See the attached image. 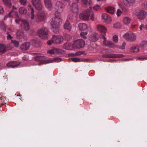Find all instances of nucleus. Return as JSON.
Here are the masks:
<instances>
[{
  "label": "nucleus",
  "instance_id": "obj_1",
  "mask_svg": "<svg viewBox=\"0 0 147 147\" xmlns=\"http://www.w3.org/2000/svg\"><path fill=\"white\" fill-rule=\"evenodd\" d=\"M55 18L52 20L51 25L52 26L53 31L55 33H57L60 30L59 26L62 24V21L60 13H55Z\"/></svg>",
  "mask_w": 147,
  "mask_h": 147
},
{
  "label": "nucleus",
  "instance_id": "obj_2",
  "mask_svg": "<svg viewBox=\"0 0 147 147\" xmlns=\"http://www.w3.org/2000/svg\"><path fill=\"white\" fill-rule=\"evenodd\" d=\"M94 14L91 9H88L83 11L79 15V18L80 19L85 21L89 20V17L90 16V19L92 20H94Z\"/></svg>",
  "mask_w": 147,
  "mask_h": 147
},
{
  "label": "nucleus",
  "instance_id": "obj_3",
  "mask_svg": "<svg viewBox=\"0 0 147 147\" xmlns=\"http://www.w3.org/2000/svg\"><path fill=\"white\" fill-rule=\"evenodd\" d=\"M48 32V30L47 28H43L38 30L37 33L41 38L46 39H47Z\"/></svg>",
  "mask_w": 147,
  "mask_h": 147
},
{
  "label": "nucleus",
  "instance_id": "obj_4",
  "mask_svg": "<svg viewBox=\"0 0 147 147\" xmlns=\"http://www.w3.org/2000/svg\"><path fill=\"white\" fill-rule=\"evenodd\" d=\"M64 8V5L60 1L57 2L54 6V9L57 13H60L63 11Z\"/></svg>",
  "mask_w": 147,
  "mask_h": 147
},
{
  "label": "nucleus",
  "instance_id": "obj_5",
  "mask_svg": "<svg viewBox=\"0 0 147 147\" xmlns=\"http://www.w3.org/2000/svg\"><path fill=\"white\" fill-rule=\"evenodd\" d=\"M85 45V41L82 39H79L75 41L73 46L75 48L80 49L83 47Z\"/></svg>",
  "mask_w": 147,
  "mask_h": 147
},
{
  "label": "nucleus",
  "instance_id": "obj_6",
  "mask_svg": "<svg viewBox=\"0 0 147 147\" xmlns=\"http://www.w3.org/2000/svg\"><path fill=\"white\" fill-rule=\"evenodd\" d=\"M123 37L127 40L133 42L136 40V36L135 34L131 32H127L123 36Z\"/></svg>",
  "mask_w": 147,
  "mask_h": 147
},
{
  "label": "nucleus",
  "instance_id": "obj_7",
  "mask_svg": "<svg viewBox=\"0 0 147 147\" xmlns=\"http://www.w3.org/2000/svg\"><path fill=\"white\" fill-rule=\"evenodd\" d=\"M34 59L37 61H40L42 63L44 64L50 63L53 62V61L51 59H49L45 60L44 56L38 55L34 57Z\"/></svg>",
  "mask_w": 147,
  "mask_h": 147
},
{
  "label": "nucleus",
  "instance_id": "obj_8",
  "mask_svg": "<svg viewBox=\"0 0 147 147\" xmlns=\"http://www.w3.org/2000/svg\"><path fill=\"white\" fill-rule=\"evenodd\" d=\"M135 14L137 18L140 20H144L147 16V12L143 10H140Z\"/></svg>",
  "mask_w": 147,
  "mask_h": 147
},
{
  "label": "nucleus",
  "instance_id": "obj_9",
  "mask_svg": "<svg viewBox=\"0 0 147 147\" xmlns=\"http://www.w3.org/2000/svg\"><path fill=\"white\" fill-rule=\"evenodd\" d=\"M53 40L54 43L56 44H59L62 43L63 40V38L61 36L53 35Z\"/></svg>",
  "mask_w": 147,
  "mask_h": 147
},
{
  "label": "nucleus",
  "instance_id": "obj_10",
  "mask_svg": "<svg viewBox=\"0 0 147 147\" xmlns=\"http://www.w3.org/2000/svg\"><path fill=\"white\" fill-rule=\"evenodd\" d=\"M32 3L35 7L38 10H40L42 8V5L40 0H32Z\"/></svg>",
  "mask_w": 147,
  "mask_h": 147
},
{
  "label": "nucleus",
  "instance_id": "obj_11",
  "mask_svg": "<svg viewBox=\"0 0 147 147\" xmlns=\"http://www.w3.org/2000/svg\"><path fill=\"white\" fill-rule=\"evenodd\" d=\"M70 10L74 13H78L79 12V7L78 4L76 3H73L71 4L70 7Z\"/></svg>",
  "mask_w": 147,
  "mask_h": 147
},
{
  "label": "nucleus",
  "instance_id": "obj_12",
  "mask_svg": "<svg viewBox=\"0 0 147 147\" xmlns=\"http://www.w3.org/2000/svg\"><path fill=\"white\" fill-rule=\"evenodd\" d=\"M103 37L104 39L103 41V44L106 46L109 47L111 48H115L117 47L113 42L111 41L107 40L105 35L103 36Z\"/></svg>",
  "mask_w": 147,
  "mask_h": 147
},
{
  "label": "nucleus",
  "instance_id": "obj_13",
  "mask_svg": "<svg viewBox=\"0 0 147 147\" xmlns=\"http://www.w3.org/2000/svg\"><path fill=\"white\" fill-rule=\"evenodd\" d=\"M96 28L98 31L104 34L103 35H106V33L107 30L105 27L101 24H99L96 26Z\"/></svg>",
  "mask_w": 147,
  "mask_h": 147
},
{
  "label": "nucleus",
  "instance_id": "obj_14",
  "mask_svg": "<svg viewBox=\"0 0 147 147\" xmlns=\"http://www.w3.org/2000/svg\"><path fill=\"white\" fill-rule=\"evenodd\" d=\"M20 63L19 61H11L7 64V66L8 67L13 68L19 65Z\"/></svg>",
  "mask_w": 147,
  "mask_h": 147
},
{
  "label": "nucleus",
  "instance_id": "obj_15",
  "mask_svg": "<svg viewBox=\"0 0 147 147\" xmlns=\"http://www.w3.org/2000/svg\"><path fill=\"white\" fill-rule=\"evenodd\" d=\"M20 26L21 28L26 30H28L30 28L28 23L25 20H22V23H21Z\"/></svg>",
  "mask_w": 147,
  "mask_h": 147
},
{
  "label": "nucleus",
  "instance_id": "obj_16",
  "mask_svg": "<svg viewBox=\"0 0 147 147\" xmlns=\"http://www.w3.org/2000/svg\"><path fill=\"white\" fill-rule=\"evenodd\" d=\"M124 55L121 54H109L107 55H104L102 57L105 58H118L122 57Z\"/></svg>",
  "mask_w": 147,
  "mask_h": 147
},
{
  "label": "nucleus",
  "instance_id": "obj_17",
  "mask_svg": "<svg viewBox=\"0 0 147 147\" xmlns=\"http://www.w3.org/2000/svg\"><path fill=\"white\" fill-rule=\"evenodd\" d=\"M30 44L29 42H26L20 46L21 49L23 51L28 50L30 47Z\"/></svg>",
  "mask_w": 147,
  "mask_h": 147
},
{
  "label": "nucleus",
  "instance_id": "obj_18",
  "mask_svg": "<svg viewBox=\"0 0 147 147\" xmlns=\"http://www.w3.org/2000/svg\"><path fill=\"white\" fill-rule=\"evenodd\" d=\"M99 36L98 34L96 33H92L90 36V40L92 41H96L98 38Z\"/></svg>",
  "mask_w": 147,
  "mask_h": 147
},
{
  "label": "nucleus",
  "instance_id": "obj_19",
  "mask_svg": "<svg viewBox=\"0 0 147 147\" xmlns=\"http://www.w3.org/2000/svg\"><path fill=\"white\" fill-rule=\"evenodd\" d=\"M45 5L46 7L50 10H51L53 8V4L50 0H45Z\"/></svg>",
  "mask_w": 147,
  "mask_h": 147
},
{
  "label": "nucleus",
  "instance_id": "obj_20",
  "mask_svg": "<svg viewBox=\"0 0 147 147\" xmlns=\"http://www.w3.org/2000/svg\"><path fill=\"white\" fill-rule=\"evenodd\" d=\"M129 51L131 52H138L139 51V47L137 45L132 46L130 49Z\"/></svg>",
  "mask_w": 147,
  "mask_h": 147
},
{
  "label": "nucleus",
  "instance_id": "obj_21",
  "mask_svg": "<svg viewBox=\"0 0 147 147\" xmlns=\"http://www.w3.org/2000/svg\"><path fill=\"white\" fill-rule=\"evenodd\" d=\"M135 1L136 0H124V3L126 6L130 7L134 3Z\"/></svg>",
  "mask_w": 147,
  "mask_h": 147
},
{
  "label": "nucleus",
  "instance_id": "obj_22",
  "mask_svg": "<svg viewBox=\"0 0 147 147\" xmlns=\"http://www.w3.org/2000/svg\"><path fill=\"white\" fill-rule=\"evenodd\" d=\"M45 13L43 12H40L38 15V19L40 22L45 20Z\"/></svg>",
  "mask_w": 147,
  "mask_h": 147
},
{
  "label": "nucleus",
  "instance_id": "obj_23",
  "mask_svg": "<svg viewBox=\"0 0 147 147\" xmlns=\"http://www.w3.org/2000/svg\"><path fill=\"white\" fill-rule=\"evenodd\" d=\"M78 27L79 29L81 31H84L87 29V26L86 25L83 23H80L78 25Z\"/></svg>",
  "mask_w": 147,
  "mask_h": 147
},
{
  "label": "nucleus",
  "instance_id": "obj_24",
  "mask_svg": "<svg viewBox=\"0 0 147 147\" xmlns=\"http://www.w3.org/2000/svg\"><path fill=\"white\" fill-rule=\"evenodd\" d=\"M105 9L110 14H113L115 11V8L112 7H107L105 8Z\"/></svg>",
  "mask_w": 147,
  "mask_h": 147
},
{
  "label": "nucleus",
  "instance_id": "obj_25",
  "mask_svg": "<svg viewBox=\"0 0 147 147\" xmlns=\"http://www.w3.org/2000/svg\"><path fill=\"white\" fill-rule=\"evenodd\" d=\"M6 51L5 46L3 44H0V55H2Z\"/></svg>",
  "mask_w": 147,
  "mask_h": 147
},
{
  "label": "nucleus",
  "instance_id": "obj_26",
  "mask_svg": "<svg viewBox=\"0 0 147 147\" xmlns=\"http://www.w3.org/2000/svg\"><path fill=\"white\" fill-rule=\"evenodd\" d=\"M131 21V18L128 17H124L123 20V22L125 25L129 24Z\"/></svg>",
  "mask_w": 147,
  "mask_h": 147
},
{
  "label": "nucleus",
  "instance_id": "obj_27",
  "mask_svg": "<svg viewBox=\"0 0 147 147\" xmlns=\"http://www.w3.org/2000/svg\"><path fill=\"white\" fill-rule=\"evenodd\" d=\"M64 28L66 29L70 30L71 29V25L70 24L68 20H67L66 23H65L64 25Z\"/></svg>",
  "mask_w": 147,
  "mask_h": 147
},
{
  "label": "nucleus",
  "instance_id": "obj_28",
  "mask_svg": "<svg viewBox=\"0 0 147 147\" xmlns=\"http://www.w3.org/2000/svg\"><path fill=\"white\" fill-rule=\"evenodd\" d=\"M41 42L37 40H33L32 41V44L36 47H38L40 46Z\"/></svg>",
  "mask_w": 147,
  "mask_h": 147
},
{
  "label": "nucleus",
  "instance_id": "obj_29",
  "mask_svg": "<svg viewBox=\"0 0 147 147\" xmlns=\"http://www.w3.org/2000/svg\"><path fill=\"white\" fill-rule=\"evenodd\" d=\"M0 29L2 30L5 31L6 30V27L3 21H0Z\"/></svg>",
  "mask_w": 147,
  "mask_h": 147
},
{
  "label": "nucleus",
  "instance_id": "obj_30",
  "mask_svg": "<svg viewBox=\"0 0 147 147\" xmlns=\"http://www.w3.org/2000/svg\"><path fill=\"white\" fill-rule=\"evenodd\" d=\"M28 6L29 8V9L31 11V15L32 16L31 17V18L32 19H33L34 18V11L30 5H28Z\"/></svg>",
  "mask_w": 147,
  "mask_h": 147
},
{
  "label": "nucleus",
  "instance_id": "obj_31",
  "mask_svg": "<svg viewBox=\"0 0 147 147\" xmlns=\"http://www.w3.org/2000/svg\"><path fill=\"white\" fill-rule=\"evenodd\" d=\"M71 45L70 43H66L63 45V48L64 49L68 50L70 49Z\"/></svg>",
  "mask_w": 147,
  "mask_h": 147
},
{
  "label": "nucleus",
  "instance_id": "obj_32",
  "mask_svg": "<svg viewBox=\"0 0 147 147\" xmlns=\"http://www.w3.org/2000/svg\"><path fill=\"white\" fill-rule=\"evenodd\" d=\"M27 12V10L24 7H21L19 9V12L22 14H25Z\"/></svg>",
  "mask_w": 147,
  "mask_h": 147
},
{
  "label": "nucleus",
  "instance_id": "obj_33",
  "mask_svg": "<svg viewBox=\"0 0 147 147\" xmlns=\"http://www.w3.org/2000/svg\"><path fill=\"white\" fill-rule=\"evenodd\" d=\"M3 1L5 5L9 7H11V3L10 0H3Z\"/></svg>",
  "mask_w": 147,
  "mask_h": 147
},
{
  "label": "nucleus",
  "instance_id": "obj_34",
  "mask_svg": "<svg viewBox=\"0 0 147 147\" xmlns=\"http://www.w3.org/2000/svg\"><path fill=\"white\" fill-rule=\"evenodd\" d=\"M23 35V32L21 30H18L16 33L17 38H20Z\"/></svg>",
  "mask_w": 147,
  "mask_h": 147
},
{
  "label": "nucleus",
  "instance_id": "obj_35",
  "mask_svg": "<svg viewBox=\"0 0 147 147\" xmlns=\"http://www.w3.org/2000/svg\"><path fill=\"white\" fill-rule=\"evenodd\" d=\"M55 53L63 54L65 53V51L59 49L55 48Z\"/></svg>",
  "mask_w": 147,
  "mask_h": 147
},
{
  "label": "nucleus",
  "instance_id": "obj_36",
  "mask_svg": "<svg viewBox=\"0 0 147 147\" xmlns=\"http://www.w3.org/2000/svg\"><path fill=\"white\" fill-rule=\"evenodd\" d=\"M11 43H12L15 46L18 47L19 46V43L18 42L15 40H12L11 41Z\"/></svg>",
  "mask_w": 147,
  "mask_h": 147
},
{
  "label": "nucleus",
  "instance_id": "obj_37",
  "mask_svg": "<svg viewBox=\"0 0 147 147\" xmlns=\"http://www.w3.org/2000/svg\"><path fill=\"white\" fill-rule=\"evenodd\" d=\"M113 27L116 28H121V25L119 23H116L113 25Z\"/></svg>",
  "mask_w": 147,
  "mask_h": 147
},
{
  "label": "nucleus",
  "instance_id": "obj_38",
  "mask_svg": "<svg viewBox=\"0 0 147 147\" xmlns=\"http://www.w3.org/2000/svg\"><path fill=\"white\" fill-rule=\"evenodd\" d=\"M93 9L96 11L99 10L101 9V6L100 5H96L93 7Z\"/></svg>",
  "mask_w": 147,
  "mask_h": 147
},
{
  "label": "nucleus",
  "instance_id": "obj_39",
  "mask_svg": "<svg viewBox=\"0 0 147 147\" xmlns=\"http://www.w3.org/2000/svg\"><path fill=\"white\" fill-rule=\"evenodd\" d=\"M47 53L51 54H53L55 53V48L48 51Z\"/></svg>",
  "mask_w": 147,
  "mask_h": 147
},
{
  "label": "nucleus",
  "instance_id": "obj_40",
  "mask_svg": "<svg viewBox=\"0 0 147 147\" xmlns=\"http://www.w3.org/2000/svg\"><path fill=\"white\" fill-rule=\"evenodd\" d=\"M53 61V62L54 61L59 62L62 61V59L61 58L57 57L54 58L53 59H52Z\"/></svg>",
  "mask_w": 147,
  "mask_h": 147
},
{
  "label": "nucleus",
  "instance_id": "obj_41",
  "mask_svg": "<svg viewBox=\"0 0 147 147\" xmlns=\"http://www.w3.org/2000/svg\"><path fill=\"white\" fill-rule=\"evenodd\" d=\"M87 34V32H82L80 33L81 36L84 39H86L87 38V37L86 35Z\"/></svg>",
  "mask_w": 147,
  "mask_h": 147
},
{
  "label": "nucleus",
  "instance_id": "obj_42",
  "mask_svg": "<svg viewBox=\"0 0 147 147\" xmlns=\"http://www.w3.org/2000/svg\"><path fill=\"white\" fill-rule=\"evenodd\" d=\"M118 36H117L115 35L113 36V40L115 42H117L118 41Z\"/></svg>",
  "mask_w": 147,
  "mask_h": 147
},
{
  "label": "nucleus",
  "instance_id": "obj_43",
  "mask_svg": "<svg viewBox=\"0 0 147 147\" xmlns=\"http://www.w3.org/2000/svg\"><path fill=\"white\" fill-rule=\"evenodd\" d=\"M140 45L143 47L146 46L147 45V41L145 40L142 41L140 43Z\"/></svg>",
  "mask_w": 147,
  "mask_h": 147
},
{
  "label": "nucleus",
  "instance_id": "obj_44",
  "mask_svg": "<svg viewBox=\"0 0 147 147\" xmlns=\"http://www.w3.org/2000/svg\"><path fill=\"white\" fill-rule=\"evenodd\" d=\"M126 45V43L125 42H123L122 44V46H116L117 47L116 48H118L121 49H124Z\"/></svg>",
  "mask_w": 147,
  "mask_h": 147
},
{
  "label": "nucleus",
  "instance_id": "obj_45",
  "mask_svg": "<svg viewBox=\"0 0 147 147\" xmlns=\"http://www.w3.org/2000/svg\"><path fill=\"white\" fill-rule=\"evenodd\" d=\"M109 16L107 14L104 13L102 14V18L104 19L105 20L106 19H107V18L109 17Z\"/></svg>",
  "mask_w": 147,
  "mask_h": 147
},
{
  "label": "nucleus",
  "instance_id": "obj_46",
  "mask_svg": "<svg viewBox=\"0 0 147 147\" xmlns=\"http://www.w3.org/2000/svg\"><path fill=\"white\" fill-rule=\"evenodd\" d=\"M13 13V10L11 11L9 13V14L5 16L4 18L6 20V19H7V18L11 17V13Z\"/></svg>",
  "mask_w": 147,
  "mask_h": 147
},
{
  "label": "nucleus",
  "instance_id": "obj_47",
  "mask_svg": "<svg viewBox=\"0 0 147 147\" xmlns=\"http://www.w3.org/2000/svg\"><path fill=\"white\" fill-rule=\"evenodd\" d=\"M71 59L74 62H78L80 61L79 59L76 58H72Z\"/></svg>",
  "mask_w": 147,
  "mask_h": 147
},
{
  "label": "nucleus",
  "instance_id": "obj_48",
  "mask_svg": "<svg viewBox=\"0 0 147 147\" xmlns=\"http://www.w3.org/2000/svg\"><path fill=\"white\" fill-rule=\"evenodd\" d=\"M53 40V37H52L51 40H49L47 41V44L49 45H51L52 43H54Z\"/></svg>",
  "mask_w": 147,
  "mask_h": 147
},
{
  "label": "nucleus",
  "instance_id": "obj_49",
  "mask_svg": "<svg viewBox=\"0 0 147 147\" xmlns=\"http://www.w3.org/2000/svg\"><path fill=\"white\" fill-rule=\"evenodd\" d=\"M24 20L21 19H16L15 20V22L17 24H19L20 22H21V23H22V20Z\"/></svg>",
  "mask_w": 147,
  "mask_h": 147
},
{
  "label": "nucleus",
  "instance_id": "obj_50",
  "mask_svg": "<svg viewBox=\"0 0 147 147\" xmlns=\"http://www.w3.org/2000/svg\"><path fill=\"white\" fill-rule=\"evenodd\" d=\"M106 22L107 23H109L111 21V18L109 16V17L107 18V19L105 20Z\"/></svg>",
  "mask_w": 147,
  "mask_h": 147
},
{
  "label": "nucleus",
  "instance_id": "obj_51",
  "mask_svg": "<svg viewBox=\"0 0 147 147\" xmlns=\"http://www.w3.org/2000/svg\"><path fill=\"white\" fill-rule=\"evenodd\" d=\"M122 12L121 10L119 9L117 10V15L118 16H119L121 13Z\"/></svg>",
  "mask_w": 147,
  "mask_h": 147
},
{
  "label": "nucleus",
  "instance_id": "obj_52",
  "mask_svg": "<svg viewBox=\"0 0 147 147\" xmlns=\"http://www.w3.org/2000/svg\"><path fill=\"white\" fill-rule=\"evenodd\" d=\"M20 1L22 5H24L26 4V0H20Z\"/></svg>",
  "mask_w": 147,
  "mask_h": 147
},
{
  "label": "nucleus",
  "instance_id": "obj_53",
  "mask_svg": "<svg viewBox=\"0 0 147 147\" xmlns=\"http://www.w3.org/2000/svg\"><path fill=\"white\" fill-rule=\"evenodd\" d=\"M143 6L145 9H147V2L145 1L143 3Z\"/></svg>",
  "mask_w": 147,
  "mask_h": 147
},
{
  "label": "nucleus",
  "instance_id": "obj_54",
  "mask_svg": "<svg viewBox=\"0 0 147 147\" xmlns=\"http://www.w3.org/2000/svg\"><path fill=\"white\" fill-rule=\"evenodd\" d=\"M7 38L8 39L10 40L12 39L13 38V37L12 36L10 35L9 34L8 32H7Z\"/></svg>",
  "mask_w": 147,
  "mask_h": 147
},
{
  "label": "nucleus",
  "instance_id": "obj_55",
  "mask_svg": "<svg viewBox=\"0 0 147 147\" xmlns=\"http://www.w3.org/2000/svg\"><path fill=\"white\" fill-rule=\"evenodd\" d=\"M4 11V9L2 7L0 6V14L3 13Z\"/></svg>",
  "mask_w": 147,
  "mask_h": 147
},
{
  "label": "nucleus",
  "instance_id": "obj_56",
  "mask_svg": "<svg viewBox=\"0 0 147 147\" xmlns=\"http://www.w3.org/2000/svg\"><path fill=\"white\" fill-rule=\"evenodd\" d=\"M82 3L85 5H89V3H88L87 2V0H82Z\"/></svg>",
  "mask_w": 147,
  "mask_h": 147
},
{
  "label": "nucleus",
  "instance_id": "obj_57",
  "mask_svg": "<svg viewBox=\"0 0 147 147\" xmlns=\"http://www.w3.org/2000/svg\"><path fill=\"white\" fill-rule=\"evenodd\" d=\"M144 28V26L143 24H142L140 25L139 27L140 31L142 30Z\"/></svg>",
  "mask_w": 147,
  "mask_h": 147
},
{
  "label": "nucleus",
  "instance_id": "obj_58",
  "mask_svg": "<svg viewBox=\"0 0 147 147\" xmlns=\"http://www.w3.org/2000/svg\"><path fill=\"white\" fill-rule=\"evenodd\" d=\"M74 16L73 15L70 14V15H68V18L70 19V20H72Z\"/></svg>",
  "mask_w": 147,
  "mask_h": 147
},
{
  "label": "nucleus",
  "instance_id": "obj_59",
  "mask_svg": "<svg viewBox=\"0 0 147 147\" xmlns=\"http://www.w3.org/2000/svg\"><path fill=\"white\" fill-rule=\"evenodd\" d=\"M82 53L80 52H77L76 53L75 55L77 56H79L82 54Z\"/></svg>",
  "mask_w": 147,
  "mask_h": 147
},
{
  "label": "nucleus",
  "instance_id": "obj_60",
  "mask_svg": "<svg viewBox=\"0 0 147 147\" xmlns=\"http://www.w3.org/2000/svg\"><path fill=\"white\" fill-rule=\"evenodd\" d=\"M13 13L15 14L16 16L17 17H18V13L17 11H13Z\"/></svg>",
  "mask_w": 147,
  "mask_h": 147
},
{
  "label": "nucleus",
  "instance_id": "obj_61",
  "mask_svg": "<svg viewBox=\"0 0 147 147\" xmlns=\"http://www.w3.org/2000/svg\"><path fill=\"white\" fill-rule=\"evenodd\" d=\"M147 59V58H143V57H139L138 58V59H140L141 60H144V59Z\"/></svg>",
  "mask_w": 147,
  "mask_h": 147
},
{
  "label": "nucleus",
  "instance_id": "obj_62",
  "mask_svg": "<svg viewBox=\"0 0 147 147\" xmlns=\"http://www.w3.org/2000/svg\"><path fill=\"white\" fill-rule=\"evenodd\" d=\"M13 9H17V8L15 7L14 6H13Z\"/></svg>",
  "mask_w": 147,
  "mask_h": 147
},
{
  "label": "nucleus",
  "instance_id": "obj_63",
  "mask_svg": "<svg viewBox=\"0 0 147 147\" xmlns=\"http://www.w3.org/2000/svg\"><path fill=\"white\" fill-rule=\"evenodd\" d=\"M136 25H132L131 26V27L132 28H135L136 26Z\"/></svg>",
  "mask_w": 147,
  "mask_h": 147
},
{
  "label": "nucleus",
  "instance_id": "obj_64",
  "mask_svg": "<svg viewBox=\"0 0 147 147\" xmlns=\"http://www.w3.org/2000/svg\"><path fill=\"white\" fill-rule=\"evenodd\" d=\"M115 61V60H114V59H110L109 60V61H110V62L114 61Z\"/></svg>",
  "mask_w": 147,
  "mask_h": 147
}]
</instances>
